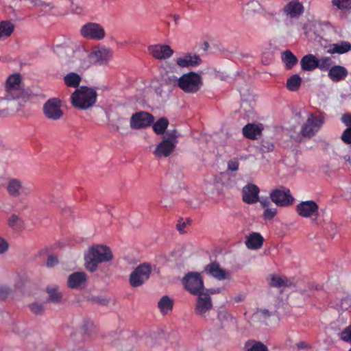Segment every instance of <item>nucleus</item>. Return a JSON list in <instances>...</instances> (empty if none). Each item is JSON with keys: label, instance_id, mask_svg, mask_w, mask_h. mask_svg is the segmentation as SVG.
Listing matches in <instances>:
<instances>
[{"label": "nucleus", "instance_id": "ea45409f", "mask_svg": "<svg viewBox=\"0 0 351 351\" xmlns=\"http://www.w3.org/2000/svg\"><path fill=\"white\" fill-rule=\"evenodd\" d=\"M286 281L278 276H272L271 278L270 285L274 287H282L285 286Z\"/></svg>", "mask_w": 351, "mask_h": 351}, {"label": "nucleus", "instance_id": "2f4dec72", "mask_svg": "<svg viewBox=\"0 0 351 351\" xmlns=\"http://www.w3.org/2000/svg\"><path fill=\"white\" fill-rule=\"evenodd\" d=\"M282 60L285 62L287 69H292L298 61L297 57L290 50H286L282 54Z\"/></svg>", "mask_w": 351, "mask_h": 351}, {"label": "nucleus", "instance_id": "13d9d810", "mask_svg": "<svg viewBox=\"0 0 351 351\" xmlns=\"http://www.w3.org/2000/svg\"><path fill=\"white\" fill-rule=\"evenodd\" d=\"M260 204L263 208H268L270 205V200L268 198H265L261 200H259Z\"/></svg>", "mask_w": 351, "mask_h": 351}, {"label": "nucleus", "instance_id": "680f3d73", "mask_svg": "<svg viewBox=\"0 0 351 351\" xmlns=\"http://www.w3.org/2000/svg\"><path fill=\"white\" fill-rule=\"evenodd\" d=\"M62 49L63 51H64V52H66V49L62 48Z\"/></svg>", "mask_w": 351, "mask_h": 351}, {"label": "nucleus", "instance_id": "aec40b11", "mask_svg": "<svg viewBox=\"0 0 351 351\" xmlns=\"http://www.w3.org/2000/svg\"><path fill=\"white\" fill-rule=\"evenodd\" d=\"M176 146L173 143L169 142V141H165L164 139L157 145L154 154L158 158L168 157L175 150Z\"/></svg>", "mask_w": 351, "mask_h": 351}, {"label": "nucleus", "instance_id": "4be33fe9", "mask_svg": "<svg viewBox=\"0 0 351 351\" xmlns=\"http://www.w3.org/2000/svg\"><path fill=\"white\" fill-rule=\"evenodd\" d=\"M263 127L261 125L247 123L243 128V134L250 139H256L261 134Z\"/></svg>", "mask_w": 351, "mask_h": 351}, {"label": "nucleus", "instance_id": "a18cd8bd", "mask_svg": "<svg viewBox=\"0 0 351 351\" xmlns=\"http://www.w3.org/2000/svg\"><path fill=\"white\" fill-rule=\"evenodd\" d=\"M274 144L269 141L263 140L261 141V149L263 152H269L274 150Z\"/></svg>", "mask_w": 351, "mask_h": 351}, {"label": "nucleus", "instance_id": "a878e982", "mask_svg": "<svg viewBox=\"0 0 351 351\" xmlns=\"http://www.w3.org/2000/svg\"><path fill=\"white\" fill-rule=\"evenodd\" d=\"M96 62L101 64H106L112 56V52L109 49L101 47L93 52Z\"/></svg>", "mask_w": 351, "mask_h": 351}, {"label": "nucleus", "instance_id": "de8ad7c7", "mask_svg": "<svg viewBox=\"0 0 351 351\" xmlns=\"http://www.w3.org/2000/svg\"><path fill=\"white\" fill-rule=\"evenodd\" d=\"M21 223V219L16 215H12L8 219V225L12 228H14L18 223Z\"/></svg>", "mask_w": 351, "mask_h": 351}, {"label": "nucleus", "instance_id": "f3484780", "mask_svg": "<svg viewBox=\"0 0 351 351\" xmlns=\"http://www.w3.org/2000/svg\"><path fill=\"white\" fill-rule=\"evenodd\" d=\"M204 271L219 280L230 278V274L222 269L216 261L207 265Z\"/></svg>", "mask_w": 351, "mask_h": 351}, {"label": "nucleus", "instance_id": "2eb2a0df", "mask_svg": "<svg viewBox=\"0 0 351 351\" xmlns=\"http://www.w3.org/2000/svg\"><path fill=\"white\" fill-rule=\"evenodd\" d=\"M319 206L317 204L312 200L302 202L296 206L298 214L303 217H311L313 215H318Z\"/></svg>", "mask_w": 351, "mask_h": 351}, {"label": "nucleus", "instance_id": "3c124183", "mask_svg": "<svg viewBox=\"0 0 351 351\" xmlns=\"http://www.w3.org/2000/svg\"><path fill=\"white\" fill-rule=\"evenodd\" d=\"M10 290L9 288L0 286V300H3L9 295Z\"/></svg>", "mask_w": 351, "mask_h": 351}, {"label": "nucleus", "instance_id": "412c9836", "mask_svg": "<svg viewBox=\"0 0 351 351\" xmlns=\"http://www.w3.org/2000/svg\"><path fill=\"white\" fill-rule=\"evenodd\" d=\"M348 74L346 67L340 65L332 66L328 71V75L332 82H340L344 80Z\"/></svg>", "mask_w": 351, "mask_h": 351}, {"label": "nucleus", "instance_id": "7ed1b4c3", "mask_svg": "<svg viewBox=\"0 0 351 351\" xmlns=\"http://www.w3.org/2000/svg\"><path fill=\"white\" fill-rule=\"evenodd\" d=\"M202 85L201 75L193 71L184 73L178 78V87L186 93H196Z\"/></svg>", "mask_w": 351, "mask_h": 351}, {"label": "nucleus", "instance_id": "5fc2aeb1", "mask_svg": "<svg viewBox=\"0 0 351 351\" xmlns=\"http://www.w3.org/2000/svg\"><path fill=\"white\" fill-rule=\"evenodd\" d=\"M186 222H184V221H178V223L176 225V228H177V230L180 233H184V228H186Z\"/></svg>", "mask_w": 351, "mask_h": 351}, {"label": "nucleus", "instance_id": "052dcab7", "mask_svg": "<svg viewBox=\"0 0 351 351\" xmlns=\"http://www.w3.org/2000/svg\"><path fill=\"white\" fill-rule=\"evenodd\" d=\"M343 158L345 159V160H346V161H347V162H350H350H351V161H350V157L349 156H348V155H347V156H345L343 157Z\"/></svg>", "mask_w": 351, "mask_h": 351}, {"label": "nucleus", "instance_id": "09e8293b", "mask_svg": "<svg viewBox=\"0 0 351 351\" xmlns=\"http://www.w3.org/2000/svg\"><path fill=\"white\" fill-rule=\"evenodd\" d=\"M239 163L237 160H230L228 162V169L231 171H237L239 169Z\"/></svg>", "mask_w": 351, "mask_h": 351}, {"label": "nucleus", "instance_id": "f8f14e48", "mask_svg": "<svg viewBox=\"0 0 351 351\" xmlns=\"http://www.w3.org/2000/svg\"><path fill=\"white\" fill-rule=\"evenodd\" d=\"M147 50L150 55L158 60H167L171 58L174 53L169 45L162 44L149 45Z\"/></svg>", "mask_w": 351, "mask_h": 351}, {"label": "nucleus", "instance_id": "ddd939ff", "mask_svg": "<svg viewBox=\"0 0 351 351\" xmlns=\"http://www.w3.org/2000/svg\"><path fill=\"white\" fill-rule=\"evenodd\" d=\"M196 295L198 297L196 300L195 313L201 317H204L206 313L213 308L211 298L208 293L203 291Z\"/></svg>", "mask_w": 351, "mask_h": 351}, {"label": "nucleus", "instance_id": "f03ea898", "mask_svg": "<svg viewBox=\"0 0 351 351\" xmlns=\"http://www.w3.org/2000/svg\"><path fill=\"white\" fill-rule=\"evenodd\" d=\"M97 97V93L95 89L82 86L75 89L71 96V99L75 108L86 110L95 104Z\"/></svg>", "mask_w": 351, "mask_h": 351}, {"label": "nucleus", "instance_id": "72a5a7b5", "mask_svg": "<svg viewBox=\"0 0 351 351\" xmlns=\"http://www.w3.org/2000/svg\"><path fill=\"white\" fill-rule=\"evenodd\" d=\"M168 125L169 121L166 118H160L153 125V130L158 135L163 134Z\"/></svg>", "mask_w": 351, "mask_h": 351}, {"label": "nucleus", "instance_id": "473e14b6", "mask_svg": "<svg viewBox=\"0 0 351 351\" xmlns=\"http://www.w3.org/2000/svg\"><path fill=\"white\" fill-rule=\"evenodd\" d=\"M301 83L302 79L300 75L295 74L287 80L286 86L291 91H297L300 88Z\"/></svg>", "mask_w": 351, "mask_h": 351}, {"label": "nucleus", "instance_id": "e2e57ef3", "mask_svg": "<svg viewBox=\"0 0 351 351\" xmlns=\"http://www.w3.org/2000/svg\"><path fill=\"white\" fill-rule=\"evenodd\" d=\"M350 351H351V349L350 350Z\"/></svg>", "mask_w": 351, "mask_h": 351}, {"label": "nucleus", "instance_id": "5701e85b", "mask_svg": "<svg viewBox=\"0 0 351 351\" xmlns=\"http://www.w3.org/2000/svg\"><path fill=\"white\" fill-rule=\"evenodd\" d=\"M263 241L264 239L260 233L252 232L247 237L245 245L250 250H258L263 246Z\"/></svg>", "mask_w": 351, "mask_h": 351}, {"label": "nucleus", "instance_id": "37998d69", "mask_svg": "<svg viewBox=\"0 0 351 351\" xmlns=\"http://www.w3.org/2000/svg\"><path fill=\"white\" fill-rule=\"evenodd\" d=\"M29 308L31 311L36 315H40L44 311V307L43 304H38L37 302H34L29 304Z\"/></svg>", "mask_w": 351, "mask_h": 351}, {"label": "nucleus", "instance_id": "49530a36", "mask_svg": "<svg viewBox=\"0 0 351 351\" xmlns=\"http://www.w3.org/2000/svg\"><path fill=\"white\" fill-rule=\"evenodd\" d=\"M276 212V208H267L263 214V217L265 219L271 220L275 217Z\"/></svg>", "mask_w": 351, "mask_h": 351}, {"label": "nucleus", "instance_id": "7c9ffc66", "mask_svg": "<svg viewBox=\"0 0 351 351\" xmlns=\"http://www.w3.org/2000/svg\"><path fill=\"white\" fill-rule=\"evenodd\" d=\"M351 50V44L348 42L343 41L341 43L333 44L328 50L330 53L342 54Z\"/></svg>", "mask_w": 351, "mask_h": 351}, {"label": "nucleus", "instance_id": "f257e3e1", "mask_svg": "<svg viewBox=\"0 0 351 351\" xmlns=\"http://www.w3.org/2000/svg\"><path fill=\"white\" fill-rule=\"evenodd\" d=\"M112 258V252L108 246L93 245L85 256L86 267L88 271L93 272L97 270L99 264L110 261Z\"/></svg>", "mask_w": 351, "mask_h": 351}, {"label": "nucleus", "instance_id": "e433bc0d", "mask_svg": "<svg viewBox=\"0 0 351 351\" xmlns=\"http://www.w3.org/2000/svg\"><path fill=\"white\" fill-rule=\"evenodd\" d=\"M332 3L339 10L351 9V0H332Z\"/></svg>", "mask_w": 351, "mask_h": 351}, {"label": "nucleus", "instance_id": "c85d7f7f", "mask_svg": "<svg viewBox=\"0 0 351 351\" xmlns=\"http://www.w3.org/2000/svg\"><path fill=\"white\" fill-rule=\"evenodd\" d=\"M14 30V25L9 21L0 22V39H5L11 36Z\"/></svg>", "mask_w": 351, "mask_h": 351}, {"label": "nucleus", "instance_id": "1a4fd4ad", "mask_svg": "<svg viewBox=\"0 0 351 351\" xmlns=\"http://www.w3.org/2000/svg\"><path fill=\"white\" fill-rule=\"evenodd\" d=\"M61 101L58 98L48 99L43 106V113L49 119L57 121L63 116Z\"/></svg>", "mask_w": 351, "mask_h": 351}, {"label": "nucleus", "instance_id": "4468645a", "mask_svg": "<svg viewBox=\"0 0 351 351\" xmlns=\"http://www.w3.org/2000/svg\"><path fill=\"white\" fill-rule=\"evenodd\" d=\"M6 189L8 194L12 197H19L23 195H28L30 189L24 186L22 182L16 178L8 180L6 184Z\"/></svg>", "mask_w": 351, "mask_h": 351}, {"label": "nucleus", "instance_id": "6ab92c4d", "mask_svg": "<svg viewBox=\"0 0 351 351\" xmlns=\"http://www.w3.org/2000/svg\"><path fill=\"white\" fill-rule=\"evenodd\" d=\"M86 281L87 277L84 272L76 271L69 276L67 285L71 289H79L86 284Z\"/></svg>", "mask_w": 351, "mask_h": 351}, {"label": "nucleus", "instance_id": "423d86ee", "mask_svg": "<svg viewBox=\"0 0 351 351\" xmlns=\"http://www.w3.org/2000/svg\"><path fill=\"white\" fill-rule=\"evenodd\" d=\"M186 290L193 295L199 294L204 290V282L201 275L197 272H189L183 278Z\"/></svg>", "mask_w": 351, "mask_h": 351}, {"label": "nucleus", "instance_id": "9d476101", "mask_svg": "<svg viewBox=\"0 0 351 351\" xmlns=\"http://www.w3.org/2000/svg\"><path fill=\"white\" fill-rule=\"evenodd\" d=\"M83 37L93 39L101 40L105 37V31L101 25L95 23H88L80 30Z\"/></svg>", "mask_w": 351, "mask_h": 351}, {"label": "nucleus", "instance_id": "b1692460", "mask_svg": "<svg viewBox=\"0 0 351 351\" xmlns=\"http://www.w3.org/2000/svg\"><path fill=\"white\" fill-rule=\"evenodd\" d=\"M284 11L291 18H296L302 14L303 6L298 1H291L284 8Z\"/></svg>", "mask_w": 351, "mask_h": 351}, {"label": "nucleus", "instance_id": "79ce46f5", "mask_svg": "<svg viewBox=\"0 0 351 351\" xmlns=\"http://www.w3.org/2000/svg\"><path fill=\"white\" fill-rule=\"evenodd\" d=\"M69 52H70V56L68 58H62V62L65 64V65H67L69 67H73L74 66V64L76 61V58L74 56V53L72 50H69Z\"/></svg>", "mask_w": 351, "mask_h": 351}, {"label": "nucleus", "instance_id": "c03bdc74", "mask_svg": "<svg viewBox=\"0 0 351 351\" xmlns=\"http://www.w3.org/2000/svg\"><path fill=\"white\" fill-rule=\"evenodd\" d=\"M341 138L346 144H351V127H348L342 133Z\"/></svg>", "mask_w": 351, "mask_h": 351}, {"label": "nucleus", "instance_id": "4d7b16f0", "mask_svg": "<svg viewBox=\"0 0 351 351\" xmlns=\"http://www.w3.org/2000/svg\"><path fill=\"white\" fill-rule=\"evenodd\" d=\"M296 346H297V348L300 350L311 348V346L305 341H300V342L298 343Z\"/></svg>", "mask_w": 351, "mask_h": 351}, {"label": "nucleus", "instance_id": "9b49d317", "mask_svg": "<svg viewBox=\"0 0 351 351\" xmlns=\"http://www.w3.org/2000/svg\"><path fill=\"white\" fill-rule=\"evenodd\" d=\"M154 117L149 112H138L133 114L130 119V127L132 129H142L149 126L154 121Z\"/></svg>", "mask_w": 351, "mask_h": 351}, {"label": "nucleus", "instance_id": "a19ab883", "mask_svg": "<svg viewBox=\"0 0 351 351\" xmlns=\"http://www.w3.org/2000/svg\"><path fill=\"white\" fill-rule=\"evenodd\" d=\"M340 339L345 341L351 343V325L346 327L340 333Z\"/></svg>", "mask_w": 351, "mask_h": 351}, {"label": "nucleus", "instance_id": "a211bd4d", "mask_svg": "<svg viewBox=\"0 0 351 351\" xmlns=\"http://www.w3.org/2000/svg\"><path fill=\"white\" fill-rule=\"evenodd\" d=\"M202 63V59L195 53H186L183 56L177 58L176 64L180 67H194Z\"/></svg>", "mask_w": 351, "mask_h": 351}, {"label": "nucleus", "instance_id": "c756f323", "mask_svg": "<svg viewBox=\"0 0 351 351\" xmlns=\"http://www.w3.org/2000/svg\"><path fill=\"white\" fill-rule=\"evenodd\" d=\"M243 351H268V348L261 341L249 340L245 343Z\"/></svg>", "mask_w": 351, "mask_h": 351}, {"label": "nucleus", "instance_id": "6e6d98bb", "mask_svg": "<svg viewBox=\"0 0 351 351\" xmlns=\"http://www.w3.org/2000/svg\"><path fill=\"white\" fill-rule=\"evenodd\" d=\"M343 122L348 126L351 127V114H345L343 117Z\"/></svg>", "mask_w": 351, "mask_h": 351}, {"label": "nucleus", "instance_id": "20e7f679", "mask_svg": "<svg viewBox=\"0 0 351 351\" xmlns=\"http://www.w3.org/2000/svg\"><path fill=\"white\" fill-rule=\"evenodd\" d=\"M21 83L22 79L19 73L10 75L5 82V99L14 100L21 97L23 93Z\"/></svg>", "mask_w": 351, "mask_h": 351}, {"label": "nucleus", "instance_id": "bf43d9fd", "mask_svg": "<svg viewBox=\"0 0 351 351\" xmlns=\"http://www.w3.org/2000/svg\"><path fill=\"white\" fill-rule=\"evenodd\" d=\"M258 313L265 317H268L271 315V313L267 309H261L258 311Z\"/></svg>", "mask_w": 351, "mask_h": 351}, {"label": "nucleus", "instance_id": "603ef678", "mask_svg": "<svg viewBox=\"0 0 351 351\" xmlns=\"http://www.w3.org/2000/svg\"><path fill=\"white\" fill-rule=\"evenodd\" d=\"M8 249V242L4 239L0 237V254L5 253Z\"/></svg>", "mask_w": 351, "mask_h": 351}, {"label": "nucleus", "instance_id": "8fccbe9b", "mask_svg": "<svg viewBox=\"0 0 351 351\" xmlns=\"http://www.w3.org/2000/svg\"><path fill=\"white\" fill-rule=\"evenodd\" d=\"M58 263V259L56 256L51 255L48 257L46 265L47 267H53Z\"/></svg>", "mask_w": 351, "mask_h": 351}, {"label": "nucleus", "instance_id": "39448f33", "mask_svg": "<svg viewBox=\"0 0 351 351\" xmlns=\"http://www.w3.org/2000/svg\"><path fill=\"white\" fill-rule=\"evenodd\" d=\"M152 265L147 263H143L137 266L130 274L129 282L132 287H138L144 284L150 277Z\"/></svg>", "mask_w": 351, "mask_h": 351}, {"label": "nucleus", "instance_id": "dca6fc26", "mask_svg": "<svg viewBox=\"0 0 351 351\" xmlns=\"http://www.w3.org/2000/svg\"><path fill=\"white\" fill-rule=\"evenodd\" d=\"M259 188L254 184H247L242 189V200L247 204H253L259 201Z\"/></svg>", "mask_w": 351, "mask_h": 351}, {"label": "nucleus", "instance_id": "f704fd0d", "mask_svg": "<svg viewBox=\"0 0 351 351\" xmlns=\"http://www.w3.org/2000/svg\"><path fill=\"white\" fill-rule=\"evenodd\" d=\"M47 293L49 295V300L53 303H58L62 299V295L56 286L48 287L47 288Z\"/></svg>", "mask_w": 351, "mask_h": 351}, {"label": "nucleus", "instance_id": "864d4df0", "mask_svg": "<svg viewBox=\"0 0 351 351\" xmlns=\"http://www.w3.org/2000/svg\"><path fill=\"white\" fill-rule=\"evenodd\" d=\"M178 78L176 75H171L168 77L167 83L176 86H178Z\"/></svg>", "mask_w": 351, "mask_h": 351}, {"label": "nucleus", "instance_id": "6e6552de", "mask_svg": "<svg viewBox=\"0 0 351 351\" xmlns=\"http://www.w3.org/2000/svg\"><path fill=\"white\" fill-rule=\"evenodd\" d=\"M324 122V120L322 117L311 114L302 127V135L308 138L313 136L320 130Z\"/></svg>", "mask_w": 351, "mask_h": 351}, {"label": "nucleus", "instance_id": "393cba45", "mask_svg": "<svg viewBox=\"0 0 351 351\" xmlns=\"http://www.w3.org/2000/svg\"><path fill=\"white\" fill-rule=\"evenodd\" d=\"M301 68L304 71H311L317 69V58L313 54H307L300 61Z\"/></svg>", "mask_w": 351, "mask_h": 351}, {"label": "nucleus", "instance_id": "cd10ccee", "mask_svg": "<svg viewBox=\"0 0 351 351\" xmlns=\"http://www.w3.org/2000/svg\"><path fill=\"white\" fill-rule=\"evenodd\" d=\"M173 306V300L169 296H162L158 302V307L163 315L167 314L171 311Z\"/></svg>", "mask_w": 351, "mask_h": 351}, {"label": "nucleus", "instance_id": "bb28decb", "mask_svg": "<svg viewBox=\"0 0 351 351\" xmlns=\"http://www.w3.org/2000/svg\"><path fill=\"white\" fill-rule=\"evenodd\" d=\"M63 80L66 86L75 88L77 89V88H79V85L81 82L82 77L79 74L74 72H71L66 74L64 77Z\"/></svg>", "mask_w": 351, "mask_h": 351}, {"label": "nucleus", "instance_id": "4c0bfd02", "mask_svg": "<svg viewBox=\"0 0 351 351\" xmlns=\"http://www.w3.org/2000/svg\"><path fill=\"white\" fill-rule=\"evenodd\" d=\"M217 318L222 325L230 322L232 316L226 311H221L219 312Z\"/></svg>", "mask_w": 351, "mask_h": 351}, {"label": "nucleus", "instance_id": "0eeeda50", "mask_svg": "<svg viewBox=\"0 0 351 351\" xmlns=\"http://www.w3.org/2000/svg\"><path fill=\"white\" fill-rule=\"evenodd\" d=\"M269 197L276 206L281 207L291 205L294 200L290 190L283 186L273 190L269 194Z\"/></svg>", "mask_w": 351, "mask_h": 351}, {"label": "nucleus", "instance_id": "58836bf2", "mask_svg": "<svg viewBox=\"0 0 351 351\" xmlns=\"http://www.w3.org/2000/svg\"><path fill=\"white\" fill-rule=\"evenodd\" d=\"M178 134L176 130H169L166 133V138H164L165 141H169V142L173 143L176 147V144L178 143Z\"/></svg>", "mask_w": 351, "mask_h": 351}, {"label": "nucleus", "instance_id": "c9c22d12", "mask_svg": "<svg viewBox=\"0 0 351 351\" xmlns=\"http://www.w3.org/2000/svg\"><path fill=\"white\" fill-rule=\"evenodd\" d=\"M332 61L330 57H322L317 58V67L321 71H328L332 67Z\"/></svg>", "mask_w": 351, "mask_h": 351}]
</instances>
